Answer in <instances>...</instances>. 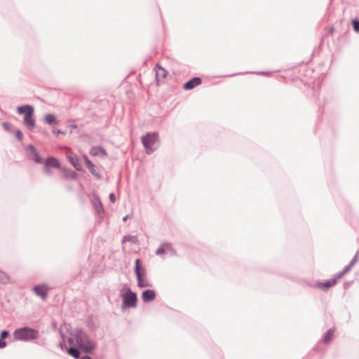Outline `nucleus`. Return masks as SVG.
I'll return each mask as SVG.
<instances>
[{"mask_svg": "<svg viewBox=\"0 0 359 359\" xmlns=\"http://www.w3.org/2000/svg\"><path fill=\"white\" fill-rule=\"evenodd\" d=\"M67 342L71 346L79 347L86 353H92L95 347V342L89 338L88 334L79 329L70 334Z\"/></svg>", "mask_w": 359, "mask_h": 359, "instance_id": "obj_1", "label": "nucleus"}, {"mask_svg": "<svg viewBox=\"0 0 359 359\" xmlns=\"http://www.w3.org/2000/svg\"><path fill=\"white\" fill-rule=\"evenodd\" d=\"M13 335L15 339L17 340L29 341L37 339L39 337V332L38 330L29 327H24L15 330Z\"/></svg>", "mask_w": 359, "mask_h": 359, "instance_id": "obj_2", "label": "nucleus"}, {"mask_svg": "<svg viewBox=\"0 0 359 359\" xmlns=\"http://www.w3.org/2000/svg\"><path fill=\"white\" fill-rule=\"evenodd\" d=\"M158 135L156 133H148L142 137V143L147 154H151L155 149L153 146L158 142Z\"/></svg>", "mask_w": 359, "mask_h": 359, "instance_id": "obj_3", "label": "nucleus"}, {"mask_svg": "<svg viewBox=\"0 0 359 359\" xmlns=\"http://www.w3.org/2000/svg\"><path fill=\"white\" fill-rule=\"evenodd\" d=\"M135 272L137 279V285L140 287H149V284L144 279L147 273L146 269L140 265V260L139 259L135 261Z\"/></svg>", "mask_w": 359, "mask_h": 359, "instance_id": "obj_4", "label": "nucleus"}, {"mask_svg": "<svg viewBox=\"0 0 359 359\" xmlns=\"http://www.w3.org/2000/svg\"><path fill=\"white\" fill-rule=\"evenodd\" d=\"M122 297V307H135L137 306V295L129 287H127L126 292Z\"/></svg>", "mask_w": 359, "mask_h": 359, "instance_id": "obj_5", "label": "nucleus"}, {"mask_svg": "<svg viewBox=\"0 0 359 359\" xmlns=\"http://www.w3.org/2000/svg\"><path fill=\"white\" fill-rule=\"evenodd\" d=\"M34 293L39 296L43 300L47 297L48 288L46 285H37L33 287Z\"/></svg>", "mask_w": 359, "mask_h": 359, "instance_id": "obj_6", "label": "nucleus"}, {"mask_svg": "<svg viewBox=\"0 0 359 359\" xmlns=\"http://www.w3.org/2000/svg\"><path fill=\"white\" fill-rule=\"evenodd\" d=\"M34 111H29L27 114L24 116V124L30 130L35 127V120L33 118Z\"/></svg>", "mask_w": 359, "mask_h": 359, "instance_id": "obj_7", "label": "nucleus"}, {"mask_svg": "<svg viewBox=\"0 0 359 359\" xmlns=\"http://www.w3.org/2000/svg\"><path fill=\"white\" fill-rule=\"evenodd\" d=\"M358 260V252L355 254L354 257L351 261L350 264L344 267L343 271L337 275V278H341L342 276L348 273L357 263Z\"/></svg>", "mask_w": 359, "mask_h": 359, "instance_id": "obj_8", "label": "nucleus"}, {"mask_svg": "<svg viewBox=\"0 0 359 359\" xmlns=\"http://www.w3.org/2000/svg\"><path fill=\"white\" fill-rule=\"evenodd\" d=\"M155 72L156 81L158 83H159L165 78L167 75V71L164 68L157 65L155 68Z\"/></svg>", "mask_w": 359, "mask_h": 359, "instance_id": "obj_9", "label": "nucleus"}, {"mask_svg": "<svg viewBox=\"0 0 359 359\" xmlns=\"http://www.w3.org/2000/svg\"><path fill=\"white\" fill-rule=\"evenodd\" d=\"M201 83V79L198 77H194L184 84V88L185 90H191Z\"/></svg>", "mask_w": 359, "mask_h": 359, "instance_id": "obj_10", "label": "nucleus"}, {"mask_svg": "<svg viewBox=\"0 0 359 359\" xmlns=\"http://www.w3.org/2000/svg\"><path fill=\"white\" fill-rule=\"evenodd\" d=\"M142 300L144 302L153 301L156 297V293L152 290H147L142 292Z\"/></svg>", "mask_w": 359, "mask_h": 359, "instance_id": "obj_11", "label": "nucleus"}, {"mask_svg": "<svg viewBox=\"0 0 359 359\" xmlns=\"http://www.w3.org/2000/svg\"><path fill=\"white\" fill-rule=\"evenodd\" d=\"M339 278H337V276H335V278H332V279H330L329 280H327L326 282L325 283H318L316 284L317 287L322 289V290H327V288L333 286L335 285L336 283V281H337V279H338Z\"/></svg>", "mask_w": 359, "mask_h": 359, "instance_id": "obj_12", "label": "nucleus"}, {"mask_svg": "<svg viewBox=\"0 0 359 359\" xmlns=\"http://www.w3.org/2000/svg\"><path fill=\"white\" fill-rule=\"evenodd\" d=\"M84 159H85V162L86 163V166L88 168V170H90V172L93 175L97 177L98 179H100L101 175L97 172L94 164L88 158L85 157Z\"/></svg>", "mask_w": 359, "mask_h": 359, "instance_id": "obj_13", "label": "nucleus"}, {"mask_svg": "<svg viewBox=\"0 0 359 359\" xmlns=\"http://www.w3.org/2000/svg\"><path fill=\"white\" fill-rule=\"evenodd\" d=\"M90 154L93 156H106L107 153L102 147H94L91 148Z\"/></svg>", "mask_w": 359, "mask_h": 359, "instance_id": "obj_14", "label": "nucleus"}, {"mask_svg": "<svg viewBox=\"0 0 359 359\" xmlns=\"http://www.w3.org/2000/svg\"><path fill=\"white\" fill-rule=\"evenodd\" d=\"M29 111L31 112L34 111V107L31 105H23V106L18 107L17 108V111L19 114H24L25 116V114H27Z\"/></svg>", "mask_w": 359, "mask_h": 359, "instance_id": "obj_15", "label": "nucleus"}, {"mask_svg": "<svg viewBox=\"0 0 359 359\" xmlns=\"http://www.w3.org/2000/svg\"><path fill=\"white\" fill-rule=\"evenodd\" d=\"M45 165L50 168H60V163L58 161L53 157L48 158L45 161Z\"/></svg>", "mask_w": 359, "mask_h": 359, "instance_id": "obj_16", "label": "nucleus"}, {"mask_svg": "<svg viewBox=\"0 0 359 359\" xmlns=\"http://www.w3.org/2000/svg\"><path fill=\"white\" fill-rule=\"evenodd\" d=\"M69 160L72 164V165L77 170H81L82 168V166L81 163H79V159L76 156H69Z\"/></svg>", "mask_w": 359, "mask_h": 359, "instance_id": "obj_17", "label": "nucleus"}, {"mask_svg": "<svg viewBox=\"0 0 359 359\" xmlns=\"http://www.w3.org/2000/svg\"><path fill=\"white\" fill-rule=\"evenodd\" d=\"M44 121L48 125H52L57 123L55 115L53 114H47L44 117Z\"/></svg>", "mask_w": 359, "mask_h": 359, "instance_id": "obj_18", "label": "nucleus"}, {"mask_svg": "<svg viewBox=\"0 0 359 359\" xmlns=\"http://www.w3.org/2000/svg\"><path fill=\"white\" fill-rule=\"evenodd\" d=\"M67 353L72 357L76 359H79L80 356V353L79 350L76 347H70L67 348Z\"/></svg>", "mask_w": 359, "mask_h": 359, "instance_id": "obj_19", "label": "nucleus"}, {"mask_svg": "<svg viewBox=\"0 0 359 359\" xmlns=\"http://www.w3.org/2000/svg\"><path fill=\"white\" fill-rule=\"evenodd\" d=\"M64 175L66 178L75 179L77 176V173L71 170H63Z\"/></svg>", "mask_w": 359, "mask_h": 359, "instance_id": "obj_20", "label": "nucleus"}, {"mask_svg": "<svg viewBox=\"0 0 359 359\" xmlns=\"http://www.w3.org/2000/svg\"><path fill=\"white\" fill-rule=\"evenodd\" d=\"M333 334H334L333 330L330 329V330H327L324 336V339H323L324 342L326 344L330 342L332 339Z\"/></svg>", "mask_w": 359, "mask_h": 359, "instance_id": "obj_21", "label": "nucleus"}, {"mask_svg": "<svg viewBox=\"0 0 359 359\" xmlns=\"http://www.w3.org/2000/svg\"><path fill=\"white\" fill-rule=\"evenodd\" d=\"M9 281L8 276L3 271H0V283H7Z\"/></svg>", "mask_w": 359, "mask_h": 359, "instance_id": "obj_22", "label": "nucleus"}, {"mask_svg": "<svg viewBox=\"0 0 359 359\" xmlns=\"http://www.w3.org/2000/svg\"><path fill=\"white\" fill-rule=\"evenodd\" d=\"M167 245H163V244L161 245V246L156 250V255H164L165 253V247Z\"/></svg>", "mask_w": 359, "mask_h": 359, "instance_id": "obj_23", "label": "nucleus"}, {"mask_svg": "<svg viewBox=\"0 0 359 359\" xmlns=\"http://www.w3.org/2000/svg\"><path fill=\"white\" fill-rule=\"evenodd\" d=\"M163 245H167L166 247H165V254H169V253L172 254V248L170 243H163Z\"/></svg>", "mask_w": 359, "mask_h": 359, "instance_id": "obj_24", "label": "nucleus"}, {"mask_svg": "<svg viewBox=\"0 0 359 359\" xmlns=\"http://www.w3.org/2000/svg\"><path fill=\"white\" fill-rule=\"evenodd\" d=\"M135 240H136V238L134 236H126L123 238V243L127 242V241L135 243Z\"/></svg>", "mask_w": 359, "mask_h": 359, "instance_id": "obj_25", "label": "nucleus"}, {"mask_svg": "<svg viewBox=\"0 0 359 359\" xmlns=\"http://www.w3.org/2000/svg\"><path fill=\"white\" fill-rule=\"evenodd\" d=\"M33 156L34 161L37 163H41L42 162L41 158L39 156V154L36 152H35Z\"/></svg>", "mask_w": 359, "mask_h": 359, "instance_id": "obj_26", "label": "nucleus"}, {"mask_svg": "<svg viewBox=\"0 0 359 359\" xmlns=\"http://www.w3.org/2000/svg\"><path fill=\"white\" fill-rule=\"evenodd\" d=\"M353 29L356 32H359V21L357 20H353Z\"/></svg>", "mask_w": 359, "mask_h": 359, "instance_id": "obj_27", "label": "nucleus"}, {"mask_svg": "<svg viewBox=\"0 0 359 359\" xmlns=\"http://www.w3.org/2000/svg\"><path fill=\"white\" fill-rule=\"evenodd\" d=\"M15 136L19 141H21L23 138V134L20 130H16Z\"/></svg>", "mask_w": 359, "mask_h": 359, "instance_id": "obj_28", "label": "nucleus"}, {"mask_svg": "<svg viewBox=\"0 0 359 359\" xmlns=\"http://www.w3.org/2000/svg\"><path fill=\"white\" fill-rule=\"evenodd\" d=\"M27 151L28 152H29L31 154H34L35 152H36L34 147L32 144H29L28 145L27 147Z\"/></svg>", "mask_w": 359, "mask_h": 359, "instance_id": "obj_29", "label": "nucleus"}, {"mask_svg": "<svg viewBox=\"0 0 359 359\" xmlns=\"http://www.w3.org/2000/svg\"><path fill=\"white\" fill-rule=\"evenodd\" d=\"M3 125V127L4 128L5 130H8V131H11V125L8 123V122H4L2 123Z\"/></svg>", "mask_w": 359, "mask_h": 359, "instance_id": "obj_30", "label": "nucleus"}, {"mask_svg": "<svg viewBox=\"0 0 359 359\" xmlns=\"http://www.w3.org/2000/svg\"><path fill=\"white\" fill-rule=\"evenodd\" d=\"M9 335V332L6 330H4L1 332V338L2 339H4L5 338L8 337Z\"/></svg>", "mask_w": 359, "mask_h": 359, "instance_id": "obj_31", "label": "nucleus"}, {"mask_svg": "<svg viewBox=\"0 0 359 359\" xmlns=\"http://www.w3.org/2000/svg\"><path fill=\"white\" fill-rule=\"evenodd\" d=\"M43 171L48 175H50L51 174V171H50V167H48V166H47L46 165H44Z\"/></svg>", "mask_w": 359, "mask_h": 359, "instance_id": "obj_32", "label": "nucleus"}, {"mask_svg": "<svg viewBox=\"0 0 359 359\" xmlns=\"http://www.w3.org/2000/svg\"><path fill=\"white\" fill-rule=\"evenodd\" d=\"M6 341L4 339H0V348H4L6 347Z\"/></svg>", "mask_w": 359, "mask_h": 359, "instance_id": "obj_33", "label": "nucleus"}, {"mask_svg": "<svg viewBox=\"0 0 359 359\" xmlns=\"http://www.w3.org/2000/svg\"><path fill=\"white\" fill-rule=\"evenodd\" d=\"M109 199L110 201L112 202V203H114L115 201H116V196H115V194H113V193H111L109 194Z\"/></svg>", "mask_w": 359, "mask_h": 359, "instance_id": "obj_34", "label": "nucleus"}, {"mask_svg": "<svg viewBox=\"0 0 359 359\" xmlns=\"http://www.w3.org/2000/svg\"><path fill=\"white\" fill-rule=\"evenodd\" d=\"M53 133L54 134H55L56 135H59L60 134H63L64 133L62 132L59 129H53Z\"/></svg>", "mask_w": 359, "mask_h": 359, "instance_id": "obj_35", "label": "nucleus"}, {"mask_svg": "<svg viewBox=\"0 0 359 359\" xmlns=\"http://www.w3.org/2000/svg\"><path fill=\"white\" fill-rule=\"evenodd\" d=\"M81 359H93V358H90V356L85 355V356L82 357Z\"/></svg>", "mask_w": 359, "mask_h": 359, "instance_id": "obj_36", "label": "nucleus"}, {"mask_svg": "<svg viewBox=\"0 0 359 359\" xmlns=\"http://www.w3.org/2000/svg\"><path fill=\"white\" fill-rule=\"evenodd\" d=\"M128 215H126V217H123V220L126 222L128 219Z\"/></svg>", "mask_w": 359, "mask_h": 359, "instance_id": "obj_37", "label": "nucleus"}, {"mask_svg": "<svg viewBox=\"0 0 359 359\" xmlns=\"http://www.w3.org/2000/svg\"><path fill=\"white\" fill-rule=\"evenodd\" d=\"M53 327H56V323H54L53 324Z\"/></svg>", "mask_w": 359, "mask_h": 359, "instance_id": "obj_38", "label": "nucleus"}, {"mask_svg": "<svg viewBox=\"0 0 359 359\" xmlns=\"http://www.w3.org/2000/svg\"><path fill=\"white\" fill-rule=\"evenodd\" d=\"M259 74H265V73H264V72H260Z\"/></svg>", "mask_w": 359, "mask_h": 359, "instance_id": "obj_39", "label": "nucleus"}]
</instances>
